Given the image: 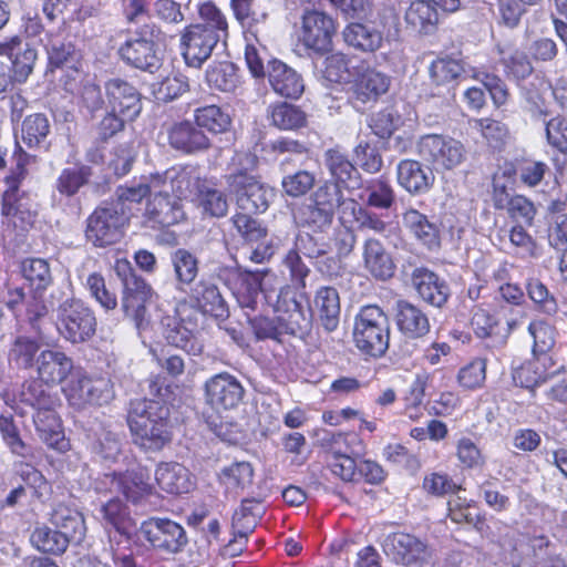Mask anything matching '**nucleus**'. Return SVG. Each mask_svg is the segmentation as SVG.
<instances>
[{"instance_id": "obj_1", "label": "nucleus", "mask_w": 567, "mask_h": 567, "mask_svg": "<svg viewBox=\"0 0 567 567\" xmlns=\"http://www.w3.org/2000/svg\"><path fill=\"white\" fill-rule=\"evenodd\" d=\"M50 307L56 313L58 330L66 341L83 343L95 334L97 322L93 310L73 296L69 285L51 291Z\"/></svg>"}, {"instance_id": "obj_2", "label": "nucleus", "mask_w": 567, "mask_h": 567, "mask_svg": "<svg viewBox=\"0 0 567 567\" xmlns=\"http://www.w3.org/2000/svg\"><path fill=\"white\" fill-rule=\"evenodd\" d=\"M344 204L332 185L318 186L292 213L293 221L300 229L329 231L336 213Z\"/></svg>"}, {"instance_id": "obj_3", "label": "nucleus", "mask_w": 567, "mask_h": 567, "mask_svg": "<svg viewBox=\"0 0 567 567\" xmlns=\"http://www.w3.org/2000/svg\"><path fill=\"white\" fill-rule=\"evenodd\" d=\"M159 28L154 22H146L127 30L126 39L118 48L122 61L141 71L154 73L161 64L156 39Z\"/></svg>"}, {"instance_id": "obj_4", "label": "nucleus", "mask_w": 567, "mask_h": 567, "mask_svg": "<svg viewBox=\"0 0 567 567\" xmlns=\"http://www.w3.org/2000/svg\"><path fill=\"white\" fill-rule=\"evenodd\" d=\"M355 347L364 354L380 358L389 348L390 323L383 310L374 305L361 308L353 328Z\"/></svg>"}, {"instance_id": "obj_5", "label": "nucleus", "mask_w": 567, "mask_h": 567, "mask_svg": "<svg viewBox=\"0 0 567 567\" xmlns=\"http://www.w3.org/2000/svg\"><path fill=\"white\" fill-rule=\"evenodd\" d=\"M115 271L123 284L122 309L142 332L150 326L146 303L152 298V288L135 275L128 261H117Z\"/></svg>"}, {"instance_id": "obj_6", "label": "nucleus", "mask_w": 567, "mask_h": 567, "mask_svg": "<svg viewBox=\"0 0 567 567\" xmlns=\"http://www.w3.org/2000/svg\"><path fill=\"white\" fill-rule=\"evenodd\" d=\"M127 223L121 207L104 202L87 217L85 237L95 247L115 245L123 238Z\"/></svg>"}, {"instance_id": "obj_7", "label": "nucleus", "mask_w": 567, "mask_h": 567, "mask_svg": "<svg viewBox=\"0 0 567 567\" xmlns=\"http://www.w3.org/2000/svg\"><path fill=\"white\" fill-rule=\"evenodd\" d=\"M417 150L420 156L437 173L453 171L466 159L465 146L460 141L444 135L422 136Z\"/></svg>"}, {"instance_id": "obj_8", "label": "nucleus", "mask_w": 567, "mask_h": 567, "mask_svg": "<svg viewBox=\"0 0 567 567\" xmlns=\"http://www.w3.org/2000/svg\"><path fill=\"white\" fill-rule=\"evenodd\" d=\"M8 483L12 488L3 499H0V509L12 508L19 504L27 496L25 486L32 489L33 497L40 502L48 501L52 494L51 484L38 468L29 463H14Z\"/></svg>"}, {"instance_id": "obj_9", "label": "nucleus", "mask_w": 567, "mask_h": 567, "mask_svg": "<svg viewBox=\"0 0 567 567\" xmlns=\"http://www.w3.org/2000/svg\"><path fill=\"white\" fill-rule=\"evenodd\" d=\"M337 32L336 20L324 11L306 8L301 16L300 41L315 53L323 55L332 50Z\"/></svg>"}, {"instance_id": "obj_10", "label": "nucleus", "mask_w": 567, "mask_h": 567, "mask_svg": "<svg viewBox=\"0 0 567 567\" xmlns=\"http://www.w3.org/2000/svg\"><path fill=\"white\" fill-rule=\"evenodd\" d=\"M115 398L114 385L110 378L79 377L66 390V399L74 409L110 404Z\"/></svg>"}, {"instance_id": "obj_11", "label": "nucleus", "mask_w": 567, "mask_h": 567, "mask_svg": "<svg viewBox=\"0 0 567 567\" xmlns=\"http://www.w3.org/2000/svg\"><path fill=\"white\" fill-rule=\"evenodd\" d=\"M138 533L153 549L166 554L179 553L187 544L184 528L168 518L151 517L141 524Z\"/></svg>"}, {"instance_id": "obj_12", "label": "nucleus", "mask_w": 567, "mask_h": 567, "mask_svg": "<svg viewBox=\"0 0 567 567\" xmlns=\"http://www.w3.org/2000/svg\"><path fill=\"white\" fill-rule=\"evenodd\" d=\"M391 83V76L368 68L351 83L349 101L357 111L364 112L389 92Z\"/></svg>"}, {"instance_id": "obj_13", "label": "nucleus", "mask_w": 567, "mask_h": 567, "mask_svg": "<svg viewBox=\"0 0 567 567\" xmlns=\"http://www.w3.org/2000/svg\"><path fill=\"white\" fill-rule=\"evenodd\" d=\"M154 188L159 187L171 190L179 202L202 190L205 181L200 177V168L196 165H178L166 169L164 173L151 176Z\"/></svg>"}, {"instance_id": "obj_14", "label": "nucleus", "mask_w": 567, "mask_h": 567, "mask_svg": "<svg viewBox=\"0 0 567 567\" xmlns=\"http://www.w3.org/2000/svg\"><path fill=\"white\" fill-rule=\"evenodd\" d=\"M205 401L215 411L236 409L245 396L241 382L228 372L210 377L204 384Z\"/></svg>"}, {"instance_id": "obj_15", "label": "nucleus", "mask_w": 567, "mask_h": 567, "mask_svg": "<svg viewBox=\"0 0 567 567\" xmlns=\"http://www.w3.org/2000/svg\"><path fill=\"white\" fill-rule=\"evenodd\" d=\"M382 550L393 563L412 566L421 565L429 557L427 545L409 533H390L382 540Z\"/></svg>"}, {"instance_id": "obj_16", "label": "nucleus", "mask_w": 567, "mask_h": 567, "mask_svg": "<svg viewBox=\"0 0 567 567\" xmlns=\"http://www.w3.org/2000/svg\"><path fill=\"white\" fill-rule=\"evenodd\" d=\"M275 298L272 308L278 313L284 334L298 336L305 333L311 326L312 315L306 313L291 288L289 286L281 287Z\"/></svg>"}, {"instance_id": "obj_17", "label": "nucleus", "mask_w": 567, "mask_h": 567, "mask_svg": "<svg viewBox=\"0 0 567 567\" xmlns=\"http://www.w3.org/2000/svg\"><path fill=\"white\" fill-rule=\"evenodd\" d=\"M168 145L185 155L207 152L212 147L210 138L199 128L195 120L175 121L167 125Z\"/></svg>"}, {"instance_id": "obj_18", "label": "nucleus", "mask_w": 567, "mask_h": 567, "mask_svg": "<svg viewBox=\"0 0 567 567\" xmlns=\"http://www.w3.org/2000/svg\"><path fill=\"white\" fill-rule=\"evenodd\" d=\"M322 161L330 179L323 181L319 186L330 184L337 188L341 198H344L343 189L354 188L359 185L360 173L348 154L339 148H329L323 153Z\"/></svg>"}, {"instance_id": "obj_19", "label": "nucleus", "mask_w": 567, "mask_h": 567, "mask_svg": "<svg viewBox=\"0 0 567 567\" xmlns=\"http://www.w3.org/2000/svg\"><path fill=\"white\" fill-rule=\"evenodd\" d=\"M1 215L3 224L19 231H27L37 218L35 204L30 196L21 190L6 189L2 194Z\"/></svg>"}, {"instance_id": "obj_20", "label": "nucleus", "mask_w": 567, "mask_h": 567, "mask_svg": "<svg viewBox=\"0 0 567 567\" xmlns=\"http://www.w3.org/2000/svg\"><path fill=\"white\" fill-rule=\"evenodd\" d=\"M187 296L193 307L203 315L225 320L229 316L227 302L218 286L208 279H202L188 287Z\"/></svg>"}, {"instance_id": "obj_21", "label": "nucleus", "mask_w": 567, "mask_h": 567, "mask_svg": "<svg viewBox=\"0 0 567 567\" xmlns=\"http://www.w3.org/2000/svg\"><path fill=\"white\" fill-rule=\"evenodd\" d=\"M219 38L193 24L185 28L182 39V54L188 66L200 68L203 63L212 55L214 48L219 42Z\"/></svg>"}, {"instance_id": "obj_22", "label": "nucleus", "mask_w": 567, "mask_h": 567, "mask_svg": "<svg viewBox=\"0 0 567 567\" xmlns=\"http://www.w3.org/2000/svg\"><path fill=\"white\" fill-rule=\"evenodd\" d=\"M106 109L128 118H136L142 111L141 94L127 81L114 78L105 82Z\"/></svg>"}, {"instance_id": "obj_23", "label": "nucleus", "mask_w": 567, "mask_h": 567, "mask_svg": "<svg viewBox=\"0 0 567 567\" xmlns=\"http://www.w3.org/2000/svg\"><path fill=\"white\" fill-rule=\"evenodd\" d=\"M145 221L152 228L169 227L184 218L182 203L161 188L146 204Z\"/></svg>"}, {"instance_id": "obj_24", "label": "nucleus", "mask_w": 567, "mask_h": 567, "mask_svg": "<svg viewBox=\"0 0 567 567\" xmlns=\"http://www.w3.org/2000/svg\"><path fill=\"white\" fill-rule=\"evenodd\" d=\"M411 282L417 296L426 303L443 308L451 296V288L444 278L425 267H416Z\"/></svg>"}, {"instance_id": "obj_25", "label": "nucleus", "mask_w": 567, "mask_h": 567, "mask_svg": "<svg viewBox=\"0 0 567 567\" xmlns=\"http://www.w3.org/2000/svg\"><path fill=\"white\" fill-rule=\"evenodd\" d=\"M396 182L410 195L420 196L434 186L435 174L431 166L416 159H402L396 165Z\"/></svg>"}, {"instance_id": "obj_26", "label": "nucleus", "mask_w": 567, "mask_h": 567, "mask_svg": "<svg viewBox=\"0 0 567 567\" xmlns=\"http://www.w3.org/2000/svg\"><path fill=\"white\" fill-rule=\"evenodd\" d=\"M311 315L318 320L319 326L328 333L337 331L340 323V296L331 286H322L315 292Z\"/></svg>"}, {"instance_id": "obj_27", "label": "nucleus", "mask_w": 567, "mask_h": 567, "mask_svg": "<svg viewBox=\"0 0 567 567\" xmlns=\"http://www.w3.org/2000/svg\"><path fill=\"white\" fill-rule=\"evenodd\" d=\"M150 481L151 472L146 467L137 466L125 473L114 474L112 483L128 501L145 505L151 497L155 496Z\"/></svg>"}, {"instance_id": "obj_28", "label": "nucleus", "mask_w": 567, "mask_h": 567, "mask_svg": "<svg viewBox=\"0 0 567 567\" xmlns=\"http://www.w3.org/2000/svg\"><path fill=\"white\" fill-rule=\"evenodd\" d=\"M0 47L8 48L7 63H9L12 81L19 84L27 82L35 65L37 50L28 43L22 44L19 37H12L8 41L1 42Z\"/></svg>"}, {"instance_id": "obj_29", "label": "nucleus", "mask_w": 567, "mask_h": 567, "mask_svg": "<svg viewBox=\"0 0 567 567\" xmlns=\"http://www.w3.org/2000/svg\"><path fill=\"white\" fill-rule=\"evenodd\" d=\"M394 311L396 327L406 339L417 340L430 331L429 318L419 306L400 299Z\"/></svg>"}, {"instance_id": "obj_30", "label": "nucleus", "mask_w": 567, "mask_h": 567, "mask_svg": "<svg viewBox=\"0 0 567 567\" xmlns=\"http://www.w3.org/2000/svg\"><path fill=\"white\" fill-rule=\"evenodd\" d=\"M362 260L364 269L377 280L386 281L394 276L395 265L391 255L374 237L363 241Z\"/></svg>"}, {"instance_id": "obj_31", "label": "nucleus", "mask_w": 567, "mask_h": 567, "mask_svg": "<svg viewBox=\"0 0 567 567\" xmlns=\"http://www.w3.org/2000/svg\"><path fill=\"white\" fill-rule=\"evenodd\" d=\"M268 80L274 91L288 99H298L305 91L302 76L279 60L268 61Z\"/></svg>"}, {"instance_id": "obj_32", "label": "nucleus", "mask_w": 567, "mask_h": 567, "mask_svg": "<svg viewBox=\"0 0 567 567\" xmlns=\"http://www.w3.org/2000/svg\"><path fill=\"white\" fill-rule=\"evenodd\" d=\"M39 380L45 384L62 383L73 370V360L59 350H43L37 357Z\"/></svg>"}, {"instance_id": "obj_33", "label": "nucleus", "mask_w": 567, "mask_h": 567, "mask_svg": "<svg viewBox=\"0 0 567 567\" xmlns=\"http://www.w3.org/2000/svg\"><path fill=\"white\" fill-rule=\"evenodd\" d=\"M163 336L168 344L196 354L200 347L196 341L197 323L190 318L165 317L162 319Z\"/></svg>"}, {"instance_id": "obj_34", "label": "nucleus", "mask_w": 567, "mask_h": 567, "mask_svg": "<svg viewBox=\"0 0 567 567\" xmlns=\"http://www.w3.org/2000/svg\"><path fill=\"white\" fill-rule=\"evenodd\" d=\"M402 223L422 246L426 247L429 250H436L440 248V227L425 214L415 208H408L402 215Z\"/></svg>"}, {"instance_id": "obj_35", "label": "nucleus", "mask_w": 567, "mask_h": 567, "mask_svg": "<svg viewBox=\"0 0 567 567\" xmlns=\"http://www.w3.org/2000/svg\"><path fill=\"white\" fill-rule=\"evenodd\" d=\"M169 420V408L159 400L136 399L130 402L127 424L130 430L158 424Z\"/></svg>"}, {"instance_id": "obj_36", "label": "nucleus", "mask_w": 567, "mask_h": 567, "mask_svg": "<svg viewBox=\"0 0 567 567\" xmlns=\"http://www.w3.org/2000/svg\"><path fill=\"white\" fill-rule=\"evenodd\" d=\"M229 193L235 197L236 210L250 214L265 213L272 197L271 190L258 179L233 188Z\"/></svg>"}, {"instance_id": "obj_37", "label": "nucleus", "mask_w": 567, "mask_h": 567, "mask_svg": "<svg viewBox=\"0 0 567 567\" xmlns=\"http://www.w3.org/2000/svg\"><path fill=\"white\" fill-rule=\"evenodd\" d=\"M52 525L72 544L79 545L86 534L83 515L75 508L64 504H58L50 518Z\"/></svg>"}, {"instance_id": "obj_38", "label": "nucleus", "mask_w": 567, "mask_h": 567, "mask_svg": "<svg viewBox=\"0 0 567 567\" xmlns=\"http://www.w3.org/2000/svg\"><path fill=\"white\" fill-rule=\"evenodd\" d=\"M347 45L364 53L378 51L383 43V34L375 27L360 22L349 23L342 31Z\"/></svg>"}, {"instance_id": "obj_39", "label": "nucleus", "mask_w": 567, "mask_h": 567, "mask_svg": "<svg viewBox=\"0 0 567 567\" xmlns=\"http://www.w3.org/2000/svg\"><path fill=\"white\" fill-rule=\"evenodd\" d=\"M56 406H49L33 413V423L40 439L49 446L63 451L68 446L61 429Z\"/></svg>"}, {"instance_id": "obj_40", "label": "nucleus", "mask_w": 567, "mask_h": 567, "mask_svg": "<svg viewBox=\"0 0 567 567\" xmlns=\"http://www.w3.org/2000/svg\"><path fill=\"white\" fill-rule=\"evenodd\" d=\"M155 480L163 491L175 495L188 493L194 486L189 471L178 463L158 465Z\"/></svg>"}, {"instance_id": "obj_41", "label": "nucleus", "mask_w": 567, "mask_h": 567, "mask_svg": "<svg viewBox=\"0 0 567 567\" xmlns=\"http://www.w3.org/2000/svg\"><path fill=\"white\" fill-rule=\"evenodd\" d=\"M405 21L420 34H433L440 23V12L432 0H413L405 12Z\"/></svg>"}, {"instance_id": "obj_42", "label": "nucleus", "mask_w": 567, "mask_h": 567, "mask_svg": "<svg viewBox=\"0 0 567 567\" xmlns=\"http://www.w3.org/2000/svg\"><path fill=\"white\" fill-rule=\"evenodd\" d=\"M261 272H247L246 278L237 292V301L244 309L256 311L261 303V300L272 307L276 298V291H267L261 280Z\"/></svg>"}, {"instance_id": "obj_43", "label": "nucleus", "mask_w": 567, "mask_h": 567, "mask_svg": "<svg viewBox=\"0 0 567 567\" xmlns=\"http://www.w3.org/2000/svg\"><path fill=\"white\" fill-rule=\"evenodd\" d=\"M92 175L93 169L91 166L82 163H75L60 172L54 183V189L62 197H74L90 183Z\"/></svg>"}, {"instance_id": "obj_44", "label": "nucleus", "mask_w": 567, "mask_h": 567, "mask_svg": "<svg viewBox=\"0 0 567 567\" xmlns=\"http://www.w3.org/2000/svg\"><path fill=\"white\" fill-rule=\"evenodd\" d=\"M258 166V157L250 152H235L228 164L226 182L228 189L239 187L258 179L254 172Z\"/></svg>"}, {"instance_id": "obj_45", "label": "nucleus", "mask_w": 567, "mask_h": 567, "mask_svg": "<svg viewBox=\"0 0 567 567\" xmlns=\"http://www.w3.org/2000/svg\"><path fill=\"white\" fill-rule=\"evenodd\" d=\"M130 431L133 443L145 452H158L172 441L169 420Z\"/></svg>"}, {"instance_id": "obj_46", "label": "nucleus", "mask_w": 567, "mask_h": 567, "mask_svg": "<svg viewBox=\"0 0 567 567\" xmlns=\"http://www.w3.org/2000/svg\"><path fill=\"white\" fill-rule=\"evenodd\" d=\"M284 174L281 179L282 193L290 198H299L307 195L316 185V173L307 169L290 171L289 158L280 163Z\"/></svg>"}, {"instance_id": "obj_47", "label": "nucleus", "mask_w": 567, "mask_h": 567, "mask_svg": "<svg viewBox=\"0 0 567 567\" xmlns=\"http://www.w3.org/2000/svg\"><path fill=\"white\" fill-rule=\"evenodd\" d=\"M51 133V123L43 113L28 115L21 124V138L30 148H45L50 146L49 136Z\"/></svg>"}, {"instance_id": "obj_48", "label": "nucleus", "mask_w": 567, "mask_h": 567, "mask_svg": "<svg viewBox=\"0 0 567 567\" xmlns=\"http://www.w3.org/2000/svg\"><path fill=\"white\" fill-rule=\"evenodd\" d=\"M171 265L174 270L177 289L185 291L194 284L199 271L198 258L185 248H178L171 254Z\"/></svg>"}, {"instance_id": "obj_49", "label": "nucleus", "mask_w": 567, "mask_h": 567, "mask_svg": "<svg viewBox=\"0 0 567 567\" xmlns=\"http://www.w3.org/2000/svg\"><path fill=\"white\" fill-rule=\"evenodd\" d=\"M238 71L233 62H214L206 70V82L210 89L233 93L240 84Z\"/></svg>"}, {"instance_id": "obj_50", "label": "nucleus", "mask_w": 567, "mask_h": 567, "mask_svg": "<svg viewBox=\"0 0 567 567\" xmlns=\"http://www.w3.org/2000/svg\"><path fill=\"white\" fill-rule=\"evenodd\" d=\"M295 248L309 259H319L333 249L328 231L306 230L298 234Z\"/></svg>"}, {"instance_id": "obj_51", "label": "nucleus", "mask_w": 567, "mask_h": 567, "mask_svg": "<svg viewBox=\"0 0 567 567\" xmlns=\"http://www.w3.org/2000/svg\"><path fill=\"white\" fill-rule=\"evenodd\" d=\"M464 73L465 70L461 61L451 58L437 59L430 66L432 83L437 87L446 89L447 92L454 89Z\"/></svg>"}, {"instance_id": "obj_52", "label": "nucleus", "mask_w": 567, "mask_h": 567, "mask_svg": "<svg viewBox=\"0 0 567 567\" xmlns=\"http://www.w3.org/2000/svg\"><path fill=\"white\" fill-rule=\"evenodd\" d=\"M254 470L248 462H235L221 470L219 481L225 486L226 493L237 496L252 483Z\"/></svg>"}, {"instance_id": "obj_53", "label": "nucleus", "mask_w": 567, "mask_h": 567, "mask_svg": "<svg viewBox=\"0 0 567 567\" xmlns=\"http://www.w3.org/2000/svg\"><path fill=\"white\" fill-rule=\"evenodd\" d=\"M194 120L200 130H207L213 134H221L231 125L230 115L215 104L195 109Z\"/></svg>"}, {"instance_id": "obj_54", "label": "nucleus", "mask_w": 567, "mask_h": 567, "mask_svg": "<svg viewBox=\"0 0 567 567\" xmlns=\"http://www.w3.org/2000/svg\"><path fill=\"white\" fill-rule=\"evenodd\" d=\"M45 383L41 380H30L23 383L19 393V399L22 403L30 405L34 412L42 411L49 406H56L59 400L55 394L45 388Z\"/></svg>"}, {"instance_id": "obj_55", "label": "nucleus", "mask_w": 567, "mask_h": 567, "mask_svg": "<svg viewBox=\"0 0 567 567\" xmlns=\"http://www.w3.org/2000/svg\"><path fill=\"white\" fill-rule=\"evenodd\" d=\"M271 124L280 130H297L306 125V113L298 106L281 102L268 107Z\"/></svg>"}, {"instance_id": "obj_56", "label": "nucleus", "mask_w": 567, "mask_h": 567, "mask_svg": "<svg viewBox=\"0 0 567 567\" xmlns=\"http://www.w3.org/2000/svg\"><path fill=\"white\" fill-rule=\"evenodd\" d=\"M40 350L38 340L28 336H18L8 351V361L18 369H31Z\"/></svg>"}, {"instance_id": "obj_57", "label": "nucleus", "mask_w": 567, "mask_h": 567, "mask_svg": "<svg viewBox=\"0 0 567 567\" xmlns=\"http://www.w3.org/2000/svg\"><path fill=\"white\" fill-rule=\"evenodd\" d=\"M362 199L369 207L388 210L395 204L396 195L389 181L373 178L364 186Z\"/></svg>"}, {"instance_id": "obj_58", "label": "nucleus", "mask_w": 567, "mask_h": 567, "mask_svg": "<svg viewBox=\"0 0 567 567\" xmlns=\"http://www.w3.org/2000/svg\"><path fill=\"white\" fill-rule=\"evenodd\" d=\"M199 22L194 23V27H202L207 32L213 33L225 40L228 37V22L226 16L221 12L217 6L212 2H205L198 8Z\"/></svg>"}, {"instance_id": "obj_59", "label": "nucleus", "mask_w": 567, "mask_h": 567, "mask_svg": "<svg viewBox=\"0 0 567 567\" xmlns=\"http://www.w3.org/2000/svg\"><path fill=\"white\" fill-rule=\"evenodd\" d=\"M102 517L120 535L131 538L134 523L127 507L120 499H110L101 508Z\"/></svg>"}, {"instance_id": "obj_60", "label": "nucleus", "mask_w": 567, "mask_h": 567, "mask_svg": "<svg viewBox=\"0 0 567 567\" xmlns=\"http://www.w3.org/2000/svg\"><path fill=\"white\" fill-rule=\"evenodd\" d=\"M31 543L38 550L52 555L63 554L72 544L59 529L48 526L37 527L31 534Z\"/></svg>"}, {"instance_id": "obj_61", "label": "nucleus", "mask_w": 567, "mask_h": 567, "mask_svg": "<svg viewBox=\"0 0 567 567\" xmlns=\"http://www.w3.org/2000/svg\"><path fill=\"white\" fill-rule=\"evenodd\" d=\"M153 185L138 184L132 187H118L115 197L109 200L113 206L117 205L122 208L124 217L127 220L138 210L141 202L148 196Z\"/></svg>"}, {"instance_id": "obj_62", "label": "nucleus", "mask_w": 567, "mask_h": 567, "mask_svg": "<svg viewBox=\"0 0 567 567\" xmlns=\"http://www.w3.org/2000/svg\"><path fill=\"white\" fill-rule=\"evenodd\" d=\"M22 277L35 290H45L52 284L50 265L42 258H28L21 262Z\"/></svg>"}, {"instance_id": "obj_63", "label": "nucleus", "mask_w": 567, "mask_h": 567, "mask_svg": "<svg viewBox=\"0 0 567 567\" xmlns=\"http://www.w3.org/2000/svg\"><path fill=\"white\" fill-rule=\"evenodd\" d=\"M50 65L54 68L75 69L81 59V53L71 41L52 39L47 44Z\"/></svg>"}, {"instance_id": "obj_64", "label": "nucleus", "mask_w": 567, "mask_h": 567, "mask_svg": "<svg viewBox=\"0 0 567 567\" xmlns=\"http://www.w3.org/2000/svg\"><path fill=\"white\" fill-rule=\"evenodd\" d=\"M254 214L236 210L231 223L238 235L248 244L258 243L267 237V228L256 218Z\"/></svg>"}]
</instances>
